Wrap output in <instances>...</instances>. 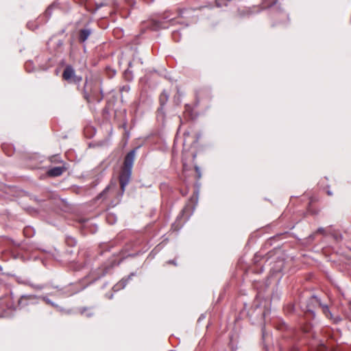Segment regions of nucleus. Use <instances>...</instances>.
<instances>
[{
    "mask_svg": "<svg viewBox=\"0 0 351 351\" xmlns=\"http://www.w3.org/2000/svg\"><path fill=\"white\" fill-rule=\"evenodd\" d=\"M277 15H278V17H280L281 19H283V20L289 19L288 15L282 11H278L277 13Z\"/></svg>",
    "mask_w": 351,
    "mask_h": 351,
    "instance_id": "9",
    "label": "nucleus"
},
{
    "mask_svg": "<svg viewBox=\"0 0 351 351\" xmlns=\"http://www.w3.org/2000/svg\"><path fill=\"white\" fill-rule=\"evenodd\" d=\"M67 169V167H57L49 169L47 171V175L50 177H56L60 176L63 172H64Z\"/></svg>",
    "mask_w": 351,
    "mask_h": 351,
    "instance_id": "6",
    "label": "nucleus"
},
{
    "mask_svg": "<svg viewBox=\"0 0 351 351\" xmlns=\"http://www.w3.org/2000/svg\"><path fill=\"white\" fill-rule=\"evenodd\" d=\"M111 218H114V216L112 215H109L108 217H107V221H110V219Z\"/></svg>",
    "mask_w": 351,
    "mask_h": 351,
    "instance_id": "16",
    "label": "nucleus"
},
{
    "mask_svg": "<svg viewBox=\"0 0 351 351\" xmlns=\"http://www.w3.org/2000/svg\"><path fill=\"white\" fill-rule=\"evenodd\" d=\"M230 0H215L216 5L218 8H221L223 6H226L228 5V2ZM277 0H263L262 6L263 8H267L271 7L273 5L276 4Z\"/></svg>",
    "mask_w": 351,
    "mask_h": 351,
    "instance_id": "4",
    "label": "nucleus"
},
{
    "mask_svg": "<svg viewBox=\"0 0 351 351\" xmlns=\"http://www.w3.org/2000/svg\"><path fill=\"white\" fill-rule=\"evenodd\" d=\"M110 220L112 221L114 220V218H111Z\"/></svg>",
    "mask_w": 351,
    "mask_h": 351,
    "instance_id": "20",
    "label": "nucleus"
},
{
    "mask_svg": "<svg viewBox=\"0 0 351 351\" xmlns=\"http://www.w3.org/2000/svg\"><path fill=\"white\" fill-rule=\"evenodd\" d=\"M321 349H322V350H324V347H322V348H321Z\"/></svg>",
    "mask_w": 351,
    "mask_h": 351,
    "instance_id": "21",
    "label": "nucleus"
},
{
    "mask_svg": "<svg viewBox=\"0 0 351 351\" xmlns=\"http://www.w3.org/2000/svg\"><path fill=\"white\" fill-rule=\"evenodd\" d=\"M92 34V30L89 28L82 29L79 32L78 40L80 43H84Z\"/></svg>",
    "mask_w": 351,
    "mask_h": 351,
    "instance_id": "7",
    "label": "nucleus"
},
{
    "mask_svg": "<svg viewBox=\"0 0 351 351\" xmlns=\"http://www.w3.org/2000/svg\"><path fill=\"white\" fill-rule=\"evenodd\" d=\"M199 138V136H197L195 137V139L193 141V143H196V142L197 141V140H198V138Z\"/></svg>",
    "mask_w": 351,
    "mask_h": 351,
    "instance_id": "17",
    "label": "nucleus"
},
{
    "mask_svg": "<svg viewBox=\"0 0 351 351\" xmlns=\"http://www.w3.org/2000/svg\"><path fill=\"white\" fill-rule=\"evenodd\" d=\"M140 147H141V145L136 146V147L130 150L127 154H135L138 148H139Z\"/></svg>",
    "mask_w": 351,
    "mask_h": 351,
    "instance_id": "14",
    "label": "nucleus"
},
{
    "mask_svg": "<svg viewBox=\"0 0 351 351\" xmlns=\"http://www.w3.org/2000/svg\"><path fill=\"white\" fill-rule=\"evenodd\" d=\"M130 75H131V72L129 70H126L124 73L125 78L128 80H131Z\"/></svg>",
    "mask_w": 351,
    "mask_h": 351,
    "instance_id": "11",
    "label": "nucleus"
},
{
    "mask_svg": "<svg viewBox=\"0 0 351 351\" xmlns=\"http://www.w3.org/2000/svg\"><path fill=\"white\" fill-rule=\"evenodd\" d=\"M105 4L104 3H95V9L94 10V12H95L96 11H97L99 8H101V7L104 6Z\"/></svg>",
    "mask_w": 351,
    "mask_h": 351,
    "instance_id": "12",
    "label": "nucleus"
},
{
    "mask_svg": "<svg viewBox=\"0 0 351 351\" xmlns=\"http://www.w3.org/2000/svg\"><path fill=\"white\" fill-rule=\"evenodd\" d=\"M169 99V95L165 90L162 91L159 97L160 107L158 109V113L163 114V106L166 104Z\"/></svg>",
    "mask_w": 351,
    "mask_h": 351,
    "instance_id": "5",
    "label": "nucleus"
},
{
    "mask_svg": "<svg viewBox=\"0 0 351 351\" xmlns=\"http://www.w3.org/2000/svg\"><path fill=\"white\" fill-rule=\"evenodd\" d=\"M62 78L69 82L75 84L80 83L82 80V77L75 75V71L71 65H67L64 68Z\"/></svg>",
    "mask_w": 351,
    "mask_h": 351,
    "instance_id": "3",
    "label": "nucleus"
},
{
    "mask_svg": "<svg viewBox=\"0 0 351 351\" xmlns=\"http://www.w3.org/2000/svg\"><path fill=\"white\" fill-rule=\"evenodd\" d=\"M58 6L56 3H52L49 5L44 13V17L46 18L45 22H47L51 16L52 10Z\"/></svg>",
    "mask_w": 351,
    "mask_h": 351,
    "instance_id": "8",
    "label": "nucleus"
},
{
    "mask_svg": "<svg viewBox=\"0 0 351 351\" xmlns=\"http://www.w3.org/2000/svg\"><path fill=\"white\" fill-rule=\"evenodd\" d=\"M184 143H186V141H187L186 140V137L189 136V132H184Z\"/></svg>",
    "mask_w": 351,
    "mask_h": 351,
    "instance_id": "15",
    "label": "nucleus"
},
{
    "mask_svg": "<svg viewBox=\"0 0 351 351\" xmlns=\"http://www.w3.org/2000/svg\"><path fill=\"white\" fill-rule=\"evenodd\" d=\"M28 230H29V228H26V229H25V230H24V233H25V234H26V232H27Z\"/></svg>",
    "mask_w": 351,
    "mask_h": 351,
    "instance_id": "18",
    "label": "nucleus"
},
{
    "mask_svg": "<svg viewBox=\"0 0 351 351\" xmlns=\"http://www.w3.org/2000/svg\"><path fill=\"white\" fill-rule=\"evenodd\" d=\"M84 97L88 101H96L99 102L103 97L99 95L101 92L99 84L97 82L86 81L84 85Z\"/></svg>",
    "mask_w": 351,
    "mask_h": 351,
    "instance_id": "1",
    "label": "nucleus"
},
{
    "mask_svg": "<svg viewBox=\"0 0 351 351\" xmlns=\"http://www.w3.org/2000/svg\"><path fill=\"white\" fill-rule=\"evenodd\" d=\"M31 66H32V62H27L25 63V69L26 70L28 71V72H30L31 71Z\"/></svg>",
    "mask_w": 351,
    "mask_h": 351,
    "instance_id": "13",
    "label": "nucleus"
},
{
    "mask_svg": "<svg viewBox=\"0 0 351 351\" xmlns=\"http://www.w3.org/2000/svg\"><path fill=\"white\" fill-rule=\"evenodd\" d=\"M134 162V155H126L123 166L121 169V174L119 176V182L121 189L123 191L125 186L129 182L131 169Z\"/></svg>",
    "mask_w": 351,
    "mask_h": 351,
    "instance_id": "2",
    "label": "nucleus"
},
{
    "mask_svg": "<svg viewBox=\"0 0 351 351\" xmlns=\"http://www.w3.org/2000/svg\"><path fill=\"white\" fill-rule=\"evenodd\" d=\"M172 37H173V39L176 41V42H178L180 40V34L178 32H173V34H172Z\"/></svg>",
    "mask_w": 351,
    "mask_h": 351,
    "instance_id": "10",
    "label": "nucleus"
},
{
    "mask_svg": "<svg viewBox=\"0 0 351 351\" xmlns=\"http://www.w3.org/2000/svg\"><path fill=\"white\" fill-rule=\"evenodd\" d=\"M123 88H124L125 90H128V89H129V88H128V87H125V86H124V87H123Z\"/></svg>",
    "mask_w": 351,
    "mask_h": 351,
    "instance_id": "19",
    "label": "nucleus"
}]
</instances>
